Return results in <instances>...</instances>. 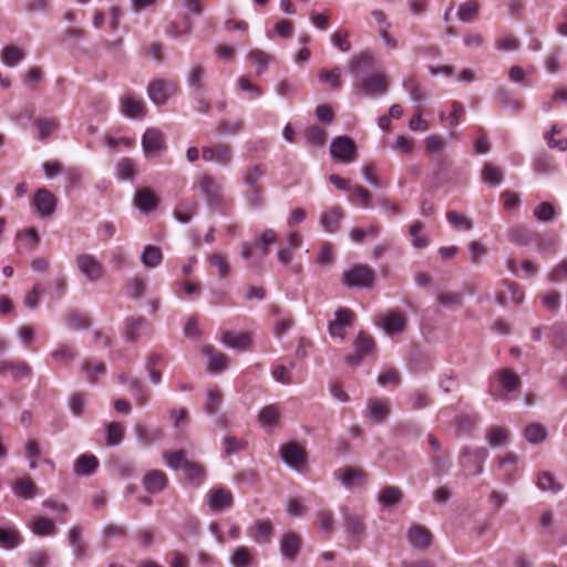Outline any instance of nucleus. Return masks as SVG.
I'll use <instances>...</instances> for the list:
<instances>
[{
	"label": "nucleus",
	"mask_w": 567,
	"mask_h": 567,
	"mask_svg": "<svg viewBox=\"0 0 567 567\" xmlns=\"http://www.w3.org/2000/svg\"><path fill=\"white\" fill-rule=\"evenodd\" d=\"M478 8L480 7L475 1H466L463 4H461L457 12V17L463 22H472L477 17Z\"/></svg>",
	"instance_id": "59"
},
{
	"label": "nucleus",
	"mask_w": 567,
	"mask_h": 567,
	"mask_svg": "<svg viewBox=\"0 0 567 567\" xmlns=\"http://www.w3.org/2000/svg\"><path fill=\"white\" fill-rule=\"evenodd\" d=\"M106 430V445L116 446L121 444L124 437V426L118 422H111L105 424Z\"/></svg>",
	"instance_id": "51"
},
{
	"label": "nucleus",
	"mask_w": 567,
	"mask_h": 567,
	"mask_svg": "<svg viewBox=\"0 0 567 567\" xmlns=\"http://www.w3.org/2000/svg\"><path fill=\"white\" fill-rule=\"evenodd\" d=\"M134 203L143 213L147 214L156 208L158 198L150 188L145 187L136 192Z\"/></svg>",
	"instance_id": "32"
},
{
	"label": "nucleus",
	"mask_w": 567,
	"mask_h": 567,
	"mask_svg": "<svg viewBox=\"0 0 567 567\" xmlns=\"http://www.w3.org/2000/svg\"><path fill=\"white\" fill-rule=\"evenodd\" d=\"M13 493L24 499H31L37 495L38 487L30 477L17 481L12 486Z\"/></svg>",
	"instance_id": "42"
},
{
	"label": "nucleus",
	"mask_w": 567,
	"mask_h": 567,
	"mask_svg": "<svg viewBox=\"0 0 567 567\" xmlns=\"http://www.w3.org/2000/svg\"><path fill=\"white\" fill-rule=\"evenodd\" d=\"M505 287L506 290L498 292L496 296V300L501 306H507L511 302L519 305L524 300V291L517 284L506 281Z\"/></svg>",
	"instance_id": "28"
},
{
	"label": "nucleus",
	"mask_w": 567,
	"mask_h": 567,
	"mask_svg": "<svg viewBox=\"0 0 567 567\" xmlns=\"http://www.w3.org/2000/svg\"><path fill=\"white\" fill-rule=\"evenodd\" d=\"M375 348L373 338L361 331L353 341V354L348 355L346 361L349 365H358L362 360L371 357Z\"/></svg>",
	"instance_id": "7"
},
{
	"label": "nucleus",
	"mask_w": 567,
	"mask_h": 567,
	"mask_svg": "<svg viewBox=\"0 0 567 567\" xmlns=\"http://www.w3.org/2000/svg\"><path fill=\"white\" fill-rule=\"evenodd\" d=\"M197 209V204L193 199L182 202L174 212L175 218L183 224L190 221L193 215Z\"/></svg>",
	"instance_id": "49"
},
{
	"label": "nucleus",
	"mask_w": 567,
	"mask_h": 567,
	"mask_svg": "<svg viewBox=\"0 0 567 567\" xmlns=\"http://www.w3.org/2000/svg\"><path fill=\"white\" fill-rule=\"evenodd\" d=\"M234 567H247L251 564V551L245 546L237 547L231 556Z\"/></svg>",
	"instance_id": "64"
},
{
	"label": "nucleus",
	"mask_w": 567,
	"mask_h": 567,
	"mask_svg": "<svg viewBox=\"0 0 567 567\" xmlns=\"http://www.w3.org/2000/svg\"><path fill=\"white\" fill-rule=\"evenodd\" d=\"M343 217V210L339 206L329 208L320 216V224L326 231L334 233Z\"/></svg>",
	"instance_id": "31"
},
{
	"label": "nucleus",
	"mask_w": 567,
	"mask_h": 567,
	"mask_svg": "<svg viewBox=\"0 0 567 567\" xmlns=\"http://www.w3.org/2000/svg\"><path fill=\"white\" fill-rule=\"evenodd\" d=\"M403 497L402 491L396 486H388L383 488L379 495V502L383 506H393Z\"/></svg>",
	"instance_id": "57"
},
{
	"label": "nucleus",
	"mask_w": 567,
	"mask_h": 567,
	"mask_svg": "<svg viewBox=\"0 0 567 567\" xmlns=\"http://www.w3.org/2000/svg\"><path fill=\"white\" fill-rule=\"evenodd\" d=\"M221 342L229 348L247 350L250 344V337L248 333L225 331L221 334Z\"/></svg>",
	"instance_id": "34"
},
{
	"label": "nucleus",
	"mask_w": 567,
	"mask_h": 567,
	"mask_svg": "<svg viewBox=\"0 0 567 567\" xmlns=\"http://www.w3.org/2000/svg\"><path fill=\"white\" fill-rule=\"evenodd\" d=\"M9 373L14 381L29 378L32 373L31 367L25 361L0 360V375Z\"/></svg>",
	"instance_id": "19"
},
{
	"label": "nucleus",
	"mask_w": 567,
	"mask_h": 567,
	"mask_svg": "<svg viewBox=\"0 0 567 567\" xmlns=\"http://www.w3.org/2000/svg\"><path fill=\"white\" fill-rule=\"evenodd\" d=\"M142 148L146 158L159 157L167 148L164 134L158 128H147L142 136Z\"/></svg>",
	"instance_id": "5"
},
{
	"label": "nucleus",
	"mask_w": 567,
	"mask_h": 567,
	"mask_svg": "<svg viewBox=\"0 0 567 567\" xmlns=\"http://www.w3.org/2000/svg\"><path fill=\"white\" fill-rule=\"evenodd\" d=\"M480 422V415L477 413L473 414H460L455 419V426L457 434H470L472 433Z\"/></svg>",
	"instance_id": "40"
},
{
	"label": "nucleus",
	"mask_w": 567,
	"mask_h": 567,
	"mask_svg": "<svg viewBox=\"0 0 567 567\" xmlns=\"http://www.w3.org/2000/svg\"><path fill=\"white\" fill-rule=\"evenodd\" d=\"M355 315L348 308H339L334 312V319L329 323V333L333 338H344V328L352 326Z\"/></svg>",
	"instance_id": "16"
},
{
	"label": "nucleus",
	"mask_w": 567,
	"mask_h": 567,
	"mask_svg": "<svg viewBox=\"0 0 567 567\" xmlns=\"http://www.w3.org/2000/svg\"><path fill=\"white\" fill-rule=\"evenodd\" d=\"M389 82L385 74L375 72L362 78L354 84V91L364 96L374 97L384 95L388 92Z\"/></svg>",
	"instance_id": "3"
},
{
	"label": "nucleus",
	"mask_w": 567,
	"mask_h": 567,
	"mask_svg": "<svg viewBox=\"0 0 567 567\" xmlns=\"http://www.w3.org/2000/svg\"><path fill=\"white\" fill-rule=\"evenodd\" d=\"M282 462L293 471L303 473L307 470L308 456L305 447L296 442H288L279 447Z\"/></svg>",
	"instance_id": "2"
},
{
	"label": "nucleus",
	"mask_w": 567,
	"mask_h": 567,
	"mask_svg": "<svg viewBox=\"0 0 567 567\" xmlns=\"http://www.w3.org/2000/svg\"><path fill=\"white\" fill-rule=\"evenodd\" d=\"M266 171L261 165H255L254 167L247 168L244 173V182L248 188L261 186L259 182L265 176Z\"/></svg>",
	"instance_id": "58"
},
{
	"label": "nucleus",
	"mask_w": 567,
	"mask_h": 567,
	"mask_svg": "<svg viewBox=\"0 0 567 567\" xmlns=\"http://www.w3.org/2000/svg\"><path fill=\"white\" fill-rule=\"evenodd\" d=\"M33 125L38 128V137L45 141L59 127L56 118L39 117L33 121Z\"/></svg>",
	"instance_id": "46"
},
{
	"label": "nucleus",
	"mask_w": 567,
	"mask_h": 567,
	"mask_svg": "<svg viewBox=\"0 0 567 567\" xmlns=\"http://www.w3.org/2000/svg\"><path fill=\"white\" fill-rule=\"evenodd\" d=\"M82 528L80 526H74L69 532V543L73 548L74 556L78 559H82L86 553V544L81 537Z\"/></svg>",
	"instance_id": "43"
},
{
	"label": "nucleus",
	"mask_w": 567,
	"mask_h": 567,
	"mask_svg": "<svg viewBox=\"0 0 567 567\" xmlns=\"http://www.w3.org/2000/svg\"><path fill=\"white\" fill-rule=\"evenodd\" d=\"M522 380L512 369H502L494 373L489 382V395L497 401H512L520 391Z\"/></svg>",
	"instance_id": "1"
},
{
	"label": "nucleus",
	"mask_w": 567,
	"mask_h": 567,
	"mask_svg": "<svg viewBox=\"0 0 567 567\" xmlns=\"http://www.w3.org/2000/svg\"><path fill=\"white\" fill-rule=\"evenodd\" d=\"M330 154L336 162L348 164L355 161L357 146L350 137L337 136L331 142Z\"/></svg>",
	"instance_id": "8"
},
{
	"label": "nucleus",
	"mask_w": 567,
	"mask_h": 567,
	"mask_svg": "<svg viewBox=\"0 0 567 567\" xmlns=\"http://www.w3.org/2000/svg\"><path fill=\"white\" fill-rule=\"evenodd\" d=\"M163 259L162 250L157 246L147 245L142 252L141 261L146 268L157 267Z\"/></svg>",
	"instance_id": "45"
},
{
	"label": "nucleus",
	"mask_w": 567,
	"mask_h": 567,
	"mask_svg": "<svg viewBox=\"0 0 567 567\" xmlns=\"http://www.w3.org/2000/svg\"><path fill=\"white\" fill-rule=\"evenodd\" d=\"M406 538L414 549L425 551L432 545L433 535L425 526L413 523L408 528Z\"/></svg>",
	"instance_id": "15"
},
{
	"label": "nucleus",
	"mask_w": 567,
	"mask_h": 567,
	"mask_svg": "<svg viewBox=\"0 0 567 567\" xmlns=\"http://www.w3.org/2000/svg\"><path fill=\"white\" fill-rule=\"evenodd\" d=\"M551 343L557 349L567 347V326L564 323L554 324L551 328Z\"/></svg>",
	"instance_id": "62"
},
{
	"label": "nucleus",
	"mask_w": 567,
	"mask_h": 567,
	"mask_svg": "<svg viewBox=\"0 0 567 567\" xmlns=\"http://www.w3.org/2000/svg\"><path fill=\"white\" fill-rule=\"evenodd\" d=\"M534 216L538 221H553L556 217L555 208L551 204L544 202L534 208Z\"/></svg>",
	"instance_id": "61"
},
{
	"label": "nucleus",
	"mask_w": 567,
	"mask_h": 567,
	"mask_svg": "<svg viewBox=\"0 0 567 567\" xmlns=\"http://www.w3.org/2000/svg\"><path fill=\"white\" fill-rule=\"evenodd\" d=\"M135 173V163L131 158H122L116 165V175L120 179H132Z\"/></svg>",
	"instance_id": "63"
},
{
	"label": "nucleus",
	"mask_w": 567,
	"mask_h": 567,
	"mask_svg": "<svg viewBox=\"0 0 567 567\" xmlns=\"http://www.w3.org/2000/svg\"><path fill=\"white\" fill-rule=\"evenodd\" d=\"M202 157L205 162H212L219 166H229L234 159L233 147L223 142L213 145L204 146L202 148Z\"/></svg>",
	"instance_id": "9"
},
{
	"label": "nucleus",
	"mask_w": 567,
	"mask_h": 567,
	"mask_svg": "<svg viewBox=\"0 0 567 567\" xmlns=\"http://www.w3.org/2000/svg\"><path fill=\"white\" fill-rule=\"evenodd\" d=\"M122 113L132 118H142L146 115V107L142 100L132 94H126L121 99Z\"/></svg>",
	"instance_id": "22"
},
{
	"label": "nucleus",
	"mask_w": 567,
	"mask_h": 567,
	"mask_svg": "<svg viewBox=\"0 0 567 567\" xmlns=\"http://www.w3.org/2000/svg\"><path fill=\"white\" fill-rule=\"evenodd\" d=\"M281 416V409L278 404H270L262 408L258 414V422L262 427L274 426Z\"/></svg>",
	"instance_id": "37"
},
{
	"label": "nucleus",
	"mask_w": 567,
	"mask_h": 567,
	"mask_svg": "<svg viewBox=\"0 0 567 567\" xmlns=\"http://www.w3.org/2000/svg\"><path fill=\"white\" fill-rule=\"evenodd\" d=\"M408 319L400 312L391 311L383 318L382 328L389 336L401 334L406 327Z\"/></svg>",
	"instance_id": "23"
},
{
	"label": "nucleus",
	"mask_w": 567,
	"mask_h": 567,
	"mask_svg": "<svg viewBox=\"0 0 567 567\" xmlns=\"http://www.w3.org/2000/svg\"><path fill=\"white\" fill-rule=\"evenodd\" d=\"M524 436L529 443L538 444L546 440L547 431L542 424L532 423L525 427Z\"/></svg>",
	"instance_id": "56"
},
{
	"label": "nucleus",
	"mask_w": 567,
	"mask_h": 567,
	"mask_svg": "<svg viewBox=\"0 0 567 567\" xmlns=\"http://www.w3.org/2000/svg\"><path fill=\"white\" fill-rule=\"evenodd\" d=\"M375 66V58L369 50L354 54L348 63L350 73L358 75L360 72L373 70Z\"/></svg>",
	"instance_id": "20"
},
{
	"label": "nucleus",
	"mask_w": 567,
	"mask_h": 567,
	"mask_svg": "<svg viewBox=\"0 0 567 567\" xmlns=\"http://www.w3.org/2000/svg\"><path fill=\"white\" fill-rule=\"evenodd\" d=\"M146 324L143 317H131L125 321V338L127 341H135L140 337V330Z\"/></svg>",
	"instance_id": "53"
},
{
	"label": "nucleus",
	"mask_w": 567,
	"mask_h": 567,
	"mask_svg": "<svg viewBox=\"0 0 567 567\" xmlns=\"http://www.w3.org/2000/svg\"><path fill=\"white\" fill-rule=\"evenodd\" d=\"M128 391L136 400L137 405L143 406L147 403V401H148L147 389L141 380H138L136 378H132L128 382Z\"/></svg>",
	"instance_id": "52"
},
{
	"label": "nucleus",
	"mask_w": 567,
	"mask_h": 567,
	"mask_svg": "<svg viewBox=\"0 0 567 567\" xmlns=\"http://www.w3.org/2000/svg\"><path fill=\"white\" fill-rule=\"evenodd\" d=\"M483 183L489 186L496 187L502 184L504 179L503 171L501 167L493 165L492 163H485L481 172Z\"/></svg>",
	"instance_id": "39"
},
{
	"label": "nucleus",
	"mask_w": 567,
	"mask_h": 567,
	"mask_svg": "<svg viewBox=\"0 0 567 567\" xmlns=\"http://www.w3.org/2000/svg\"><path fill=\"white\" fill-rule=\"evenodd\" d=\"M343 525L346 533L350 537L351 542L355 544V547H358L359 543L365 536V525L363 523V518L359 515H353L344 511Z\"/></svg>",
	"instance_id": "17"
},
{
	"label": "nucleus",
	"mask_w": 567,
	"mask_h": 567,
	"mask_svg": "<svg viewBox=\"0 0 567 567\" xmlns=\"http://www.w3.org/2000/svg\"><path fill=\"white\" fill-rule=\"evenodd\" d=\"M167 476L159 470H152L143 477V486L150 494L162 492L167 485Z\"/></svg>",
	"instance_id": "24"
},
{
	"label": "nucleus",
	"mask_w": 567,
	"mask_h": 567,
	"mask_svg": "<svg viewBox=\"0 0 567 567\" xmlns=\"http://www.w3.org/2000/svg\"><path fill=\"white\" fill-rule=\"evenodd\" d=\"M247 534L257 544H268L274 535V526L268 519H258L254 526L248 528Z\"/></svg>",
	"instance_id": "21"
},
{
	"label": "nucleus",
	"mask_w": 567,
	"mask_h": 567,
	"mask_svg": "<svg viewBox=\"0 0 567 567\" xmlns=\"http://www.w3.org/2000/svg\"><path fill=\"white\" fill-rule=\"evenodd\" d=\"M509 432L503 426H491L486 432V441L493 447H499L507 444Z\"/></svg>",
	"instance_id": "44"
},
{
	"label": "nucleus",
	"mask_w": 567,
	"mask_h": 567,
	"mask_svg": "<svg viewBox=\"0 0 567 567\" xmlns=\"http://www.w3.org/2000/svg\"><path fill=\"white\" fill-rule=\"evenodd\" d=\"M78 355L76 350L68 344H59L52 352V359L58 363H70Z\"/></svg>",
	"instance_id": "55"
},
{
	"label": "nucleus",
	"mask_w": 567,
	"mask_h": 567,
	"mask_svg": "<svg viewBox=\"0 0 567 567\" xmlns=\"http://www.w3.org/2000/svg\"><path fill=\"white\" fill-rule=\"evenodd\" d=\"M536 234L523 225H516L508 229V240L520 246H526L533 241Z\"/></svg>",
	"instance_id": "36"
},
{
	"label": "nucleus",
	"mask_w": 567,
	"mask_h": 567,
	"mask_svg": "<svg viewBox=\"0 0 567 567\" xmlns=\"http://www.w3.org/2000/svg\"><path fill=\"white\" fill-rule=\"evenodd\" d=\"M246 127L244 118L236 120H220L217 123L216 132L221 135H238Z\"/></svg>",
	"instance_id": "41"
},
{
	"label": "nucleus",
	"mask_w": 567,
	"mask_h": 567,
	"mask_svg": "<svg viewBox=\"0 0 567 567\" xmlns=\"http://www.w3.org/2000/svg\"><path fill=\"white\" fill-rule=\"evenodd\" d=\"M99 460L93 454L80 455L73 466V472L76 476H91L99 467Z\"/></svg>",
	"instance_id": "27"
},
{
	"label": "nucleus",
	"mask_w": 567,
	"mask_h": 567,
	"mask_svg": "<svg viewBox=\"0 0 567 567\" xmlns=\"http://www.w3.org/2000/svg\"><path fill=\"white\" fill-rule=\"evenodd\" d=\"M207 504L212 512L220 513L231 508L234 497L229 489L225 487H214L206 494Z\"/></svg>",
	"instance_id": "14"
},
{
	"label": "nucleus",
	"mask_w": 567,
	"mask_h": 567,
	"mask_svg": "<svg viewBox=\"0 0 567 567\" xmlns=\"http://www.w3.org/2000/svg\"><path fill=\"white\" fill-rule=\"evenodd\" d=\"M78 270L90 282H96L104 276L103 265L91 254H79L75 257Z\"/></svg>",
	"instance_id": "12"
},
{
	"label": "nucleus",
	"mask_w": 567,
	"mask_h": 567,
	"mask_svg": "<svg viewBox=\"0 0 567 567\" xmlns=\"http://www.w3.org/2000/svg\"><path fill=\"white\" fill-rule=\"evenodd\" d=\"M207 399L205 402V412L208 415H216L223 404L224 396L221 391L217 386H210L207 389Z\"/></svg>",
	"instance_id": "38"
},
{
	"label": "nucleus",
	"mask_w": 567,
	"mask_h": 567,
	"mask_svg": "<svg viewBox=\"0 0 567 567\" xmlns=\"http://www.w3.org/2000/svg\"><path fill=\"white\" fill-rule=\"evenodd\" d=\"M334 475L344 486L350 487L355 481L362 477L363 472L361 470L347 466L336 471Z\"/></svg>",
	"instance_id": "54"
},
{
	"label": "nucleus",
	"mask_w": 567,
	"mask_h": 567,
	"mask_svg": "<svg viewBox=\"0 0 567 567\" xmlns=\"http://www.w3.org/2000/svg\"><path fill=\"white\" fill-rule=\"evenodd\" d=\"M277 235L272 229H265L259 235L256 243H244L241 245V257L245 259H251L256 251L259 252L260 257H265L269 252V246L276 243Z\"/></svg>",
	"instance_id": "11"
},
{
	"label": "nucleus",
	"mask_w": 567,
	"mask_h": 567,
	"mask_svg": "<svg viewBox=\"0 0 567 567\" xmlns=\"http://www.w3.org/2000/svg\"><path fill=\"white\" fill-rule=\"evenodd\" d=\"M29 528L32 530V533L37 536H52L56 534V527L53 523V520L43 517V516H35L32 517L29 520L28 524Z\"/></svg>",
	"instance_id": "30"
},
{
	"label": "nucleus",
	"mask_w": 567,
	"mask_h": 567,
	"mask_svg": "<svg viewBox=\"0 0 567 567\" xmlns=\"http://www.w3.org/2000/svg\"><path fill=\"white\" fill-rule=\"evenodd\" d=\"M177 91V84L171 80L155 79L147 85L150 100L157 106L165 105Z\"/></svg>",
	"instance_id": "6"
},
{
	"label": "nucleus",
	"mask_w": 567,
	"mask_h": 567,
	"mask_svg": "<svg viewBox=\"0 0 567 567\" xmlns=\"http://www.w3.org/2000/svg\"><path fill=\"white\" fill-rule=\"evenodd\" d=\"M24 56L25 53L14 45L4 47L0 53V59L7 66H14L21 62Z\"/></svg>",
	"instance_id": "50"
},
{
	"label": "nucleus",
	"mask_w": 567,
	"mask_h": 567,
	"mask_svg": "<svg viewBox=\"0 0 567 567\" xmlns=\"http://www.w3.org/2000/svg\"><path fill=\"white\" fill-rule=\"evenodd\" d=\"M390 415L389 399H370L368 401V416L377 423H381Z\"/></svg>",
	"instance_id": "26"
},
{
	"label": "nucleus",
	"mask_w": 567,
	"mask_h": 567,
	"mask_svg": "<svg viewBox=\"0 0 567 567\" xmlns=\"http://www.w3.org/2000/svg\"><path fill=\"white\" fill-rule=\"evenodd\" d=\"M247 59L249 62L257 65L256 74L261 75L267 70L272 58L262 50L254 49L249 51Z\"/></svg>",
	"instance_id": "48"
},
{
	"label": "nucleus",
	"mask_w": 567,
	"mask_h": 567,
	"mask_svg": "<svg viewBox=\"0 0 567 567\" xmlns=\"http://www.w3.org/2000/svg\"><path fill=\"white\" fill-rule=\"evenodd\" d=\"M496 95L502 104V106L511 107L514 112H520L524 110V102L515 99L511 91L505 86H499L496 91Z\"/></svg>",
	"instance_id": "47"
},
{
	"label": "nucleus",
	"mask_w": 567,
	"mask_h": 567,
	"mask_svg": "<svg viewBox=\"0 0 567 567\" xmlns=\"http://www.w3.org/2000/svg\"><path fill=\"white\" fill-rule=\"evenodd\" d=\"M32 203L37 213L43 218L51 216L56 206L55 197L45 188L35 193Z\"/></svg>",
	"instance_id": "18"
},
{
	"label": "nucleus",
	"mask_w": 567,
	"mask_h": 567,
	"mask_svg": "<svg viewBox=\"0 0 567 567\" xmlns=\"http://www.w3.org/2000/svg\"><path fill=\"white\" fill-rule=\"evenodd\" d=\"M422 229L423 224L421 221H414L409 228V233L412 238V245L415 248H424L429 244L427 237L422 234Z\"/></svg>",
	"instance_id": "60"
},
{
	"label": "nucleus",
	"mask_w": 567,
	"mask_h": 567,
	"mask_svg": "<svg viewBox=\"0 0 567 567\" xmlns=\"http://www.w3.org/2000/svg\"><path fill=\"white\" fill-rule=\"evenodd\" d=\"M488 450L486 447L471 449L465 446L460 453V463L464 470L471 471L474 475H480L484 471V463L488 457Z\"/></svg>",
	"instance_id": "4"
},
{
	"label": "nucleus",
	"mask_w": 567,
	"mask_h": 567,
	"mask_svg": "<svg viewBox=\"0 0 567 567\" xmlns=\"http://www.w3.org/2000/svg\"><path fill=\"white\" fill-rule=\"evenodd\" d=\"M374 281V271L367 265H355L343 272L342 282L347 287L369 288Z\"/></svg>",
	"instance_id": "10"
},
{
	"label": "nucleus",
	"mask_w": 567,
	"mask_h": 567,
	"mask_svg": "<svg viewBox=\"0 0 567 567\" xmlns=\"http://www.w3.org/2000/svg\"><path fill=\"white\" fill-rule=\"evenodd\" d=\"M301 547V538L295 533H287L280 539V553L284 558L292 561Z\"/></svg>",
	"instance_id": "25"
},
{
	"label": "nucleus",
	"mask_w": 567,
	"mask_h": 567,
	"mask_svg": "<svg viewBox=\"0 0 567 567\" xmlns=\"http://www.w3.org/2000/svg\"><path fill=\"white\" fill-rule=\"evenodd\" d=\"M204 353L208 358V368L207 369L210 373H219L227 369L228 358L226 354L214 349L212 346H206L204 348Z\"/></svg>",
	"instance_id": "29"
},
{
	"label": "nucleus",
	"mask_w": 567,
	"mask_h": 567,
	"mask_svg": "<svg viewBox=\"0 0 567 567\" xmlns=\"http://www.w3.org/2000/svg\"><path fill=\"white\" fill-rule=\"evenodd\" d=\"M209 208H219L223 204V187L212 176L203 175L197 183Z\"/></svg>",
	"instance_id": "13"
},
{
	"label": "nucleus",
	"mask_w": 567,
	"mask_h": 567,
	"mask_svg": "<svg viewBox=\"0 0 567 567\" xmlns=\"http://www.w3.org/2000/svg\"><path fill=\"white\" fill-rule=\"evenodd\" d=\"M23 543V537L13 527H0V548L12 550Z\"/></svg>",
	"instance_id": "33"
},
{
	"label": "nucleus",
	"mask_w": 567,
	"mask_h": 567,
	"mask_svg": "<svg viewBox=\"0 0 567 567\" xmlns=\"http://www.w3.org/2000/svg\"><path fill=\"white\" fill-rule=\"evenodd\" d=\"M533 169L542 175H548L556 172L557 166L555 157L547 152L538 153L533 161Z\"/></svg>",
	"instance_id": "35"
}]
</instances>
